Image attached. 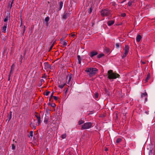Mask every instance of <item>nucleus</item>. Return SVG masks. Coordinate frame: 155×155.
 Here are the masks:
<instances>
[{
  "mask_svg": "<svg viewBox=\"0 0 155 155\" xmlns=\"http://www.w3.org/2000/svg\"><path fill=\"white\" fill-rule=\"evenodd\" d=\"M67 45V43L65 41V40L64 41L63 45L64 46H66Z\"/></svg>",
  "mask_w": 155,
  "mask_h": 155,
  "instance_id": "nucleus-48",
  "label": "nucleus"
},
{
  "mask_svg": "<svg viewBox=\"0 0 155 155\" xmlns=\"http://www.w3.org/2000/svg\"><path fill=\"white\" fill-rule=\"evenodd\" d=\"M93 124L91 122H86L81 126V130L88 129L91 128Z\"/></svg>",
  "mask_w": 155,
  "mask_h": 155,
  "instance_id": "nucleus-4",
  "label": "nucleus"
},
{
  "mask_svg": "<svg viewBox=\"0 0 155 155\" xmlns=\"http://www.w3.org/2000/svg\"><path fill=\"white\" fill-rule=\"evenodd\" d=\"M33 136V131H30V135H28V137H32Z\"/></svg>",
  "mask_w": 155,
  "mask_h": 155,
  "instance_id": "nucleus-32",
  "label": "nucleus"
},
{
  "mask_svg": "<svg viewBox=\"0 0 155 155\" xmlns=\"http://www.w3.org/2000/svg\"><path fill=\"white\" fill-rule=\"evenodd\" d=\"M147 96L146 97L145 99V102H146L147 101Z\"/></svg>",
  "mask_w": 155,
  "mask_h": 155,
  "instance_id": "nucleus-57",
  "label": "nucleus"
},
{
  "mask_svg": "<svg viewBox=\"0 0 155 155\" xmlns=\"http://www.w3.org/2000/svg\"><path fill=\"white\" fill-rule=\"evenodd\" d=\"M147 96V94L146 92H145L144 93H142L141 94V97H146Z\"/></svg>",
  "mask_w": 155,
  "mask_h": 155,
  "instance_id": "nucleus-20",
  "label": "nucleus"
},
{
  "mask_svg": "<svg viewBox=\"0 0 155 155\" xmlns=\"http://www.w3.org/2000/svg\"><path fill=\"white\" fill-rule=\"evenodd\" d=\"M30 126L31 127H32V125H33V124H32V123H31L30 124Z\"/></svg>",
  "mask_w": 155,
  "mask_h": 155,
  "instance_id": "nucleus-64",
  "label": "nucleus"
},
{
  "mask_svg": "<svg viewBox=\"0 0 155 155\" xmlns=\"http://www.w3.org/2000/svg\"><path fill=\"white\" fill-rule=\"evenodd\" d=\"M10 14L8 15H7L6 18L4 19V21L6 22L8 21V19L10 18Z\"/></svg>",
  "mask_w": 155,
  "mask_h": 155,
  "instance_id": "nucleus-22",
  "label": "nucleus"
},
{
  "mask_svg": "<svg viewBox=\"0 0 155 155\" xmlns=\"http://www.w3.org/2000/svg\"><path fill=\"white\" fill-rule=\"evenodd\" d=\"M98 52L95 51H92L90 53V56L92 58L94 56L97 55L98 54Z\"/></svg>",
  "mask_w": 155,
  "mask_h": 155,
  "instance_id": "nucleus-7",
  "label": "nucleus"
},
{
  "mask_svg": "<svg viewBox=\"0 0 155 155\" xmlns=\"http://www.w3.org/2000/svg\"><path fill=\"white\" fill-rule=\"evenodd\" d=\"M68 88H66V89L65 90V93H66L68 91Z\"/></svg>",
  "mask_w": 155,
  "mask_h": 155,
  "instance_id": "nucleus-61",
  "label": "nucleus"
},
{
  "mask_svg": "<svg viewBox=\"0 0 155 155\" xmlns=\"http://www.w3.org/2000/svg\"><path fill=\"white\" fill-rule=\"evenodd\" d=\"M104 56V54L103 53H101L100 54H99L97 55V58H100Z\"/></svg>",
  "mask_w": 155,
  "mask_h": 155,
  "instance_id": "nucleus-23",
  "label": "nucleus"
},
{
  "mask_svg": "<svg viewBox=\"0 0 155 155\" xmlns=\"http://www.w3.org/2000/svg\"><path fill=\"white\" fill-rule=\"evenodd\" d=\"M105 91L106 92V93L108 95V96H109L110 92L106 88L105 89Z\"/></svg>",
  "mask_w": 155,
  "mask_h": 155,
  "instance_id": "nucleus-33",
  "label": "nucleus"
},
{
  "mask_svg": "<svg viewBox=\"0 0 155 155\" xmlns=\"http://www.w3.org/2000/svg\"><path fill=\"white\" fill-rule=\"evenodd\" d=\"M108 77L107 78L109 79H115L117 78H119L120 75L117 73H114L112 70H110L108 71L107 72Z\"/></svg>",
  "mask_w": 155,
  "mask_h": 155,
  "instance_id": "nucleus-2",
  "label": "nucleus"
},
{
  "mask_svg": "<svg viewBox=\"0 0 155 155\" xmlns=\"http://www.w3.org/2000/svg\"><path fill=\"white\" fill-rule=\"evenodd\" d=\"M73 34L71 33L69 34V36L70 37H74L75 36H76V34H75V32H73Z\"/></svg>",
  "mask_w": 155,
  "mask_h": 155,
  "instance_id": "nucleus-24",
  "label": "nucleus"
},
{
  "mask_svg": "<svg viewBox=\"0 0 155 155\" xmlns=\"http://www.w3.org/2000/svg\"><path fill=\"white\" fill-rule=\"evenodd\" d=\"M70 15L69 12H64L62 16V18L63 19H66Z\"/></svg>",
  "mask_w": 155,
  "mask_h": 155,
  "instance_id": "nucleus-8",
  "label": "nucleus"
},
{
  "mask_svg": "<svg viewBox=\"0 0 155 155\" xmlns=\"http://www.w3.org/2000/svg\"><path fill=\"white\" fill-rule=\"evenodd\" d=\"M66 85V83H64V84H61V85H59L58 86V87L61 88V89H62L63 88V87H64V86Z\"/></svg>",
  "mask_w": 155,
  "mask_h": 155,
  "instance_id": "nucleus-29",
  "label": "nucleus"
},
{
  "mask_svg": "<svg viewBox=\"0 0 155 155\" xmlns=\"http://www.w3.org/2000/svg\"><path fill=\"white\" fill-rule=\"evenodd\" d=\"M32 128L34 129H36V126L35 125H32Z\"/></svg>",
  "mask_w": 155,
  "mask_h": 155,
  "instance_id": "nucleus-51",
  "label": "nucleus"
},
{
  "mask_svg": "<svg viewBox=\"0 0 155 155\" xmlns=\"http://www.w3.org/2000/svg\"><path fill=\"white\" fill-rule=\"evenodd\" d=\"M14 0H10L8 5V8L9 7H10V8L11 9L12 7V4H13L14 1Z\"/></svg>",
  "mask_w": 155,
  "mask_h": 155,
  "instance_id": "nucleus-11",
  "label": "nucleus"
},
{
  "mask_svg": "<svg viewBox=\"0 0 155 155\" xmlns=\"http://www.w3.org/2000/svg\"><path fill=\"white\" fill-rule=\"evenodd\" d=\"M98 93H96L95 94V98H97L98 97Z\"/></svg>",
  "mask_w": 155,
  "mask_h": 155,
  "instance_id": "nucleus-42",
  "label": "nucleus"
},
{
  "mask_svg": "<svg viewBox=\"0 0 155 155\" xmlns=\"http://www.w3.org/2000/svg\"><path fill=\"white\" fill-rule=\"evenodd\" d=\"M150 78V74H148L147 75V78H146L145 79V82H147L148 81V80Z\"/></svg>",
  "mask_w": 155,
  "mask_h": 155,
  "instance_id": "nucleus-27",
  "label": "nucleus"
},
{
  "mask_svg": "<svg viewBox=\"0 0 155 155\" xmlns=\"http://www.w3.org/2000/svg\"><path fill=\"white\" fill-rule=\"evenodd\" d=\"M45 65V69H46L47 70H50L51 69V65L48 62H45L44 63Z\"/></svg>",
  "mask_w": 155,
  "mask_h": 155,
  "instance_id": "nucleus-6",
  "label": "nucleus"
},
{
  "mask_svg": "<svg viewBox=\"0 0 155 155\" xmlns=\"http://www.w3.org/2000/svg\"><path fill=\"white\" fill-rule=\"evenodd\" d=\"M127 54L124 53V54L122 56V58L123 59L125 58L127 56Z\"/></svg>",
  "mask_w": 155,
  "mask_h": 155,
  "instance_id": "nucleus-38",
  "label": "nucleus"
},
{
  "mask_svg": "<svg viewBox=\"0 0 155 155\" xmlns=\"http://www.w3.org/2000/svg\"><path fill=\"white\" fill-rule=\"evenodd\" d=\"M10 77L11 76H8V81H10Z\"/></svg>",
  "mask_w": 155,
  "mask_h": 155,
  "instance_id": "nucleus-63",
  "label": "nucleus"
},
{
  "mask_svg": "<svg viewBox=\"0 0 155 155\" xmlns=\"http://www.w3.org/2000/svg\"><path fill=\"white\" fill-rule=\"evenodd\" d=\"M84 120L81 119L80 120H79V121L78 122V124L79 125H80L84 123Z\"/></svg>",
  "mask_w": 155,
  "mask_h": 155,
  "instance_id": "nucleus-25",
  "label": "nucleus"
},
{
  "mask_svg": "<svg viewBox=\"0 0 155 155\" xmlns=\"http://www.w3.org/2000/svg\"><path fill=\"white\" fill-rule=\"evenodd\" d=\"M53 98H54V100L55 101H57L58 98V97H57L55 96H54L53 97Z\"/></svg>",
  "mask_w": 155,
  "mask_h": 155,
  "instance_id": "nucleus-49",
  "label": "nucleus"
},
{
  "mask_svg": "<svg viewBox=\"0 0 155 155\" xmlns=\"http://www.w3.org/2000/svg\"><path fill=\"white\" fill-rule=\"evenodd\" d=\"M63 2L62 1L60 2V5H59V11L61 9L63 5Z\"/></svg>",
  "mask_w": 155,
  "mask_h": 155,
  "instance_id": "nucleus-21",
  "label": "nucleus"
},
{
  "mask_svg": "<svg viewBox=\"0 0 155 155\" xmlns=\"http://www.w3.org/2000/svg\"><path fill=\"white\" fill-rule=\"evenodd\" d=\"M100 12L102 17L107 16L111 15V11L107 8L102 10Z\"/></svg>",
  "mask_w": 155,
  "mask_h": 155,
  "instance_id": "nucleus-3",
  "label": "nucleus"
},
{
  "mask_svg": "<svg viewBox=\"0 0 155 155\" xmlns=\"http://www.w3.org/2000/svg\"><path fill=\"white\" fill-rule=\"evenodd\" d=\"M78 63L79 64H80L81 63V60H78Z\"/></svg>",
  "mask_w": 155,
  "mask_h": 155,
  "instance_id": "nucleus-62",
  "label": "nucleus"
},
{
  "mask_svg": "<svg viewBox=\"0 0 155 155\" xmlns=\"http://www.w3.org/2000/svg\"><path fill=\"white\" fill-rule=\"evenodd\" d=\"M20 19L21 21H22V11H20Z\"/></svg>",
  "mask_w": 155,
  "mask_h": 155,
  "instance_id": "nucleus-30",
  "label": "nucleus"
},
{
  "mask_svg": "<svg viewBox=\"0 0 155 155\" xmlns=\"http://www.w3.org/2000/svg\"><path fill=\"white\" fill-rule=\"evenodd\" d=\"M141 63H142V64H146V62H145L143 61H142Z\"/></svg>",
  "mask_w": 155,
  "mask_h": 155,
  "instance_id": "nucleus-58",
  "label": "nucleus"
},
{
  "mask_svg": "<svg viewBox=\"0 0 155 155\" xmlns=\"http://www.w3.org/2000/svg\"><path fill=\"white\" fill-rule=\"evenodd\" d=\"M12 112L11 111H10L9 114H8V119L7 120H8V123L9 121L11 120L12 117Z\"/></svg>",
  "mask_w": 155,
  "mask_h": 155,
  "instance_id": "nucleus-12",
  "label": "nucleus"
},
{
  "mask_svg": "<svg viewBox=\"0 0 155 155\" xmlns=\"http://www.w3.org/2000/svg\"><path fill=\"white\" fill-rule=\"evenodd\" d=\"M93 8L91 6V7L88 10V12L89 14H90L91 13L92 11L93 10Z\"/></svg>",
  "mask_w": 155,
  "mask_h": 155,
  "instance_id": "nucleus-28",
  "label": "nucleus"
},
{
  "mask_svg": "<svg viewBox=\"0 0 155 155\" xmlns=\"http://www.w3.org/2000/svg\"><path fill=\"white\" fill-rule=\"evenodd\" d=\"M114 23V20L109 21H108L107 24L109 26H110L113 25Z\"/></svg>",
  "mask_w": 155,
  "mask_h": 155,
  "instance_id": "nucleus-17",
  "label": "nucleus"
},
{
  "mask_svg": "<svg viewBox=\"0 0 155 155\" xmlns=\"http://www.w3.org/2000/svg\"><path fill=\"white\" fill-rule=\"evenodd\" d=\"M93 111H90L89 112V114H88V115H89L90 114H92V112Z\"/></svg>",
  "mask_w": 155,
  "mask_h": 155,
  "instance_id": "nucleus-56",
  "label": "nucleus"
},
{
  "mask_svg": "<svg viewBox=\"0 0 155 155\" xmlns=\"http://www.w3.org/2000/svg\"><path fill=\"white\" fill-rule=\"evenodd\" d=\"M78 59V60H81V57L80 55H78L77 56Z\"/></svg>",
  "mask_w": 155,
  "mask_h": 155,
  "instance_id": "nucleus-47",
  "label": "nucleus"
},
{
  "mask_svg": "<svg viewBox=\"0 0 155 155\" xmlns=\"http://www.w3.org/2000/svg\"><path fill=\"white\" fill-rule=\"evenodd\" d=\"M98 71V70L95 68H87L85 70L86 72L89 73V75L90 77H92L96 74Z\"/></svg>",
  "mask_w": 155,
  "mask_h": 155,
  "instance_id": "nucleus-1",
  "label": "nucleus"
},
{
  "mask_svg": "<svg viewBox=\"0 0 155 155\" xmlns=\"http://www.w3.org/2000/svg\"><path fill=\"white\" fill-rule=\"evenodd\" d=\"M37 119L38 120V125H39L41 123L40 116H39L38 117H37Z\"/></svg>",
  "mask_w": 155,
  "mask_h": 155,
  "instance_id": "nucleus-19",
  "label": "nucleus"
},
{
  "mask_svg": "<svg viewBox=\"0 0 155 155\" xmlns=\"http://www.w3.org/2000/svg\"><path fill=\"white\" fill-rule=\"evenodd\" d=\"M134 0H130L128 2V4L129 6H131L132 5V3H134Z\"/></svg>",
  "mask_w": 155,
  "mask_h": 155,
  "instance_id": "nucleus-18",
  "label": "nucleus"
},
{
  "mask_svg": "<svg viewBox=\"0 0 155 155\" xmlns=\"http://www.w3.org/2000/svg\"><path fill=\"white\" fill-rule=\"evenodd\" d=\"M50 91H46L45 93H44V95H45L46 96H48V95L50 93Z\"/></svg>",
  "mask_w": 155,
  "mask_h": 155,
  "instance_id": "nucleus-35",
  "label": "nucleus"
},
{
  "mask_svg": "<svg viewBox=\"0 0 155 155\" xmlns=\"http://www.w3.org/2000/svg\"><path fill=\"white\" fill-rule=\"evenodd\" d=\"M12 149L15 150V146L14 144H12Z\"/></svg>",
  "mask_w": 155,
  "mask_h": 155,
  "instance_id": "nucleus-46",
  "label": "nucleus"
},
{
  "mask_svg": "<svg viewBox=\"0 0 155 155\" xmlns=\"http://www.w3.org/2000/svg\"><path fill=\"white\" fill-rule=\"evenodd\" d=\"M66 137V134H63L61 135V137L63 139L65 138Z\"/></svg>",
  "mask_w": 155,
  "mask_h": 155,
  "instance_id": "nucleus-36",
  "label": "nucleus"
},
{
  "mask_svg": "<svg viewBox=\"0 0 155 155\" xmlns=\"http://www.w3.org/2000/svg\"><path fill=\"white\" fill-rule=\"evenodd\" d=\"M122 140L121 138H118L116 140V142L117 143H119Z\"/></svg>",
  "mask_w": 155,
  "mask_h": 155,
  "instance_id": "nucleus-26",
  "label": "nucleus"
},
{
  "mask_svg": "<svg viewBox=\"0 0 155 155\" xmlns=\"http://www.w3.org/2000/svg\"><path fill=\"white\" fill-rule=\"evenodd\" d=\"M68 77H69V78L68 80V82L67 83L68 84L71 80V79L72 77V74L71 73H69L68 74V75L67 76V78Z\"/></svg>",
  "mask_w": 155,
  "mask_h": 155,
  "instance_id": "nucleus-13",
  "label": "nucleus"
},
{
  "mask_svg": "<svg viewBox=\"0 0 155 155\" xmlns=\"http://www.w3.org/2000/svg\"><path fill=\"white\" fill-rule=\"evenodd\" d=\"M129 48L128 45H125V48L124 49V53L128 54L129 51Z\"/></svg>",
  "mask_w": 155,
  "mask_h": 155,
  "instance_id": "nucleus-10",
  "label": "nucleus"
},
{
  "mask_svg": "<svg viewBox=\"0 0 155 155\" xmlns=\"http://www.w3.org/2000/svg\"><path fill=\"white\" fill-rule=\"evenodd\" d=\"M26 54V51L25 50L24 51V53H23V56L24 57L25 56Z\"/></svg>",
  "mask_w": 155,
  "mask_h": 155,
  "instance_id": "nucleus-53",
  "label": "nucleus"
},
{
  "mask_svg": "<svg viewBox=\"0 0 155 155\" xmlns=\"http://www.w3.org/2000/svg\"><path fill=\"white\" fill-rule=\"evenodd\" d=\"M116 46L117 48H118L119 47H120V45H119V43H116ZM120 47H121V46H120Z\"/></svg>",
  "mask_w": 155,
  "mask_h": 155,
  "instance_id": "nucleus-39",
  "label": "nucleus"
},
{
  "mask_svg": "<svg viewBox=\"0 0 155 155\" xmlns=\"http://www.w3.org/2000/svg\"><path fill=\"white\" fill-rule=\"evenodd\" d=\"M52 48H53V47H51V46L50 47V48L49 49V50L48 51H50L52 49Z\"/></svg>",
  "mask_w": 155,
  "mask_h": 155,
  "instance_id": "nucleus-55",
  "label": "nucleus"
},
{
  "mask_svg": "<svg viewBox=\"0 0 155 155\" xmlns=\"http://www.w3.org/2000/svg\"><path fill=\"white\" fill-rule=\"evenodd\" d=\"M114 115L115 120H118L119 119V117H120V114L117 111H116L114 113Z\"/></svg>",
  "mask_w": 155,
  "mask_h": 155,
  "instance_id": "nucleus-9",
  "label": "nucleus"
},
{
  "mask_svg": "<svg viewBox=\"0 0 155 155\" xmlns=\"http://www.w3.org/2000/svg\"><path fill=\"white\" fill-rule=\"evenodd\" d=\"M63 40H64V38H62L60 39V41H62Z\"/></svg>",
  "mask_w": 155,
  "mask_h": 155,
  "instance_id": "nucleus-60",
  "label": "nucleus"
},
{
  "mask_svg": "<svg viewBox=\"0 0 155 155\" xmlns=\"http://www.w3.org/2000/svg\"><path fill=\"white\" fill-rule=\"evenodd\" d=\"M56 106V104L54 103L51 104V106L53 107H55Z\"/></svg>",
  "mask_w": 155,
  "mask_h": 155,
  "instance_id": "nucleus-45",
  "label": "nucleus"
},
{
  "mask_svg": "<svg viewBox=\"0 0 155 155\" xmlns=\"http://www.w3.org/2000/svg\"><path fill=\"white\" fill-rule=\"evenodd\" d=\"M7 24L5 23L2 28V32L4 33L6 32V30L7 28Z\"/></svg>",
  "mask_w": 155,
  "mask_h": 155,
  "instance_id": "nucleus-14",
  "label": "nucleus"
},
{
  "mask_svg": "<svg viewBox=\"0 0 155 155\" xmlns=\"http://www.w3.org/2000/svg\"><path fill=\"white\" fill-rule=\"evenodd\" d=\"M108 150V148L107 147H105V150L106 151H107Z\"/></svg>",
  "mask_w": 155,
  "mask_h": 155,
  "instance_id": "nucleus-54",
  "label": "nucleus"
},
{
  "mask_svg": "<svg viewBox=\"0 0 155 155\" xmlns=\"http://www.w3.org/2000/svg\"><path fill=\"white\" fill-rule=\"evenodd\" d=\"M45 115L46 116V117L45 118V120H44V122L46 124H47L48 122V121L49 120V116H46V115L45 114Z\"/></svg>",
  "mask_w": 155,
  "mask_h": 155,
  "instance_id": "nucleus-15",
  "label": "nucleus"
},
{
  "mask_svg": "<svg viewBox=\"0 0 155 155\" xmlns=\"http://www.w3.org/2000/svg\"><path fill=\"white\" fill-rule=\"evenodd\" d=\"M40 81L41 83H44L45 82V81L43 79H41Z\"/></svg>",
  "mask_w": 155,
  "mask_h": 155,
  "instance_id": "nucleus-52",
  "label": "nucleus"
},
{
  "mask_svg": "<svg viewBox=\"0 0 155 155\" xmlns=\"http://www.w3.org/2000/svg\"><path fill=\"white\" fill-rule=\"evenodd\" d=\"M147 149L149 150V155H154L152 151L153 148L152 145H149L147 147Z\"/></svg>",
  "mask_w": 155,
  "mask_h": 155,
  "instance_id": "nucleus-5",
  "label": "nucleus"
},
{
  "mask_svg": "<svg viewBox=\"0 0 155 155\" xmlns=\"http://www.w3.org/2000/svg\"><path fill=\"white\" fill-rule=\"evenodd\" d=\"M25 28H26L25 26V25H24V27H23V35L25 33Z\"/></svg>",
  "mask_w": 155,
  "mask_h": 155,
  "instance_id": "nucleus-44",
  "label": "nucleus"
},
{
  "mask_svg": "<svg viewBox=\"0 0 155 155\" xmlns=\"http://www.w3.org/2000/svg\"><path fill=\"white\" fill-rule=\"evenodd\" d=\"M49 18L48 16L46 17L45 19V21L47 22H48V21H49Z\"/></svg>",
  "mask_w": 155,
  "mask_h": 155,
  "instance_id": "nucleus-37",
  "label": "nucleus"
},
{
  "mask_svg": "<svg viewBox=\"0 0 155 155\" xmlns=\"http://www.w3.org/2000/svg\"><path fill=\"white\" fill-rule=\"evenodd\" d=\"M120 16L121 17H125L126 16V13H123L121 14Z\"/></svg>",
  "mask_w": 155,
  "mask_h": 155,
  "instance_id": "nucleus-40",
  "label": "nucleus"
},
{
  "mask_svg": "<svg viewBox=\"0 0 155 155\" xmlns=\"http://www.w3.org/2000/svg\"><path fill=\"white\" fill-rule=\"evenodd\" d=\"M35 113L37 114L35 115V116L36 117V118L40 116V114H38V113H37L36 112H35Z\"/></svg>",
  "mask_w": 155,
  "mask_h": 155,
  "instance_id": "nucleus-50",
  "label": "nucleus"
},
{
  "mask_svg": "<svg viewBox=\"0 0 155 155\" xmlns=\"http://www.w3.org/2000/svg\"><path fill=\"white\" fill-rule=\"evenodd\" d=\"M54 92H52V93H51V95L49 97V101H51V99L52 97H53L54 96H53V94H54Z\"/></svg>",
  "mask_w": 155,
  "mask_h": 155,
  "instance_id": "nucleus-31",
  "label": "nucleus"
},
{
  "mask_svg": "<svg viewBox=\"0 0 155 155\" xmlns=\"http://www.w3.org/2000/svg\"><path fill=\"white\" fill-rule=\"evenodd\" d=\"M47 76L45 74H44L43 75L42 77H41L42 78H47Z\"/></svg>",
  "mask_w": 155,
  "mask_h": 155,
  "instance_id": "nucleus-43",
  "label": "nucleus"
},
{
  "mask_svg": "<svg viewBox=\"0 0 155 155\" xmlns=\"http://www.w3.org/2000/svg\"><path fill=\"white\" fill-rule=\"evenodd\" d=\"M126 114H125V115H124V116H123V119L124 120H126V118H127V117H126Z\"/></svg>",
  "mask_w": 155,
  "mask_h": 155,
  "instance_id": "nucleus-41",
  "label": "nucleus"
},
{
  "mask_svg": "<svg viewBox=\"0 0 155 155\" xmlns=\"http://www.w3.org/2000/svg\"><path fill=\"white\" fill-rule=\"evenodd\" d=\"M12 73V72H11L10 71L8 76H11V74Z\"/></svg>",
  "mask_w": 155,
  "mask_h": 155,
  "instance_id": "nucleus-59",
  "label": "nucleus"
},
{
  "mask_svg": "<svg viewBox=\"0 0 155 155\" xmlns=\"http://www.w3.org/2000/svg\"><path fill=\"white\" fill-rule=\"evenodd\" d=\"M15 65L14 64H13L11 66V69L14 70L15 69Z\"/></svg>",
  "mask_w": 155,
  "mask_h": 155,
  "instance_id": "nucleus-34",
  "label": "nucleus"
},
{
  "mask_svg": "<svg viewBox=\"0 0 155 155\" xmlns=\"http://www.w3.org/2000/svg\"><path fill=\"white\" fill-rule=\"evenodd\" d=\"M142 38L141 36L140 35L138 34L137 35V37H136V40L137 41V42H139L141 39Z\"/></svg>",
  "mask_w": 155,
  "mask_h": 155,
  "instance_id": "nucleus-16",
  "label": "nucleus"
}]
</instances>
